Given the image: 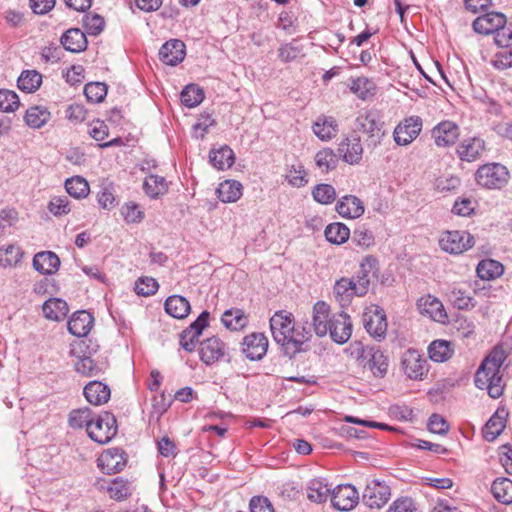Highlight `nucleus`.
<instances>
[{
  "label": "nucleus",
  "instance_id": "f257e3e1",
  "mask_svg": "<svg viewBox=\"0 0 512 512\" xmlns=\"http://www.w3.org/2000/svg\"><path fill=\"white\" fill-rule=\"evenodd\" d=\"M506 359L505 352L501 348H495L482 361L474 377L476 387L486 389L490 397L499 398L504 390V384L500 369Z\"/></svg>",
  "mask_w": 512,
  "mask_h": 512
},
{
  "label": "nucleus",
  "instance_id": "f03ea898",
  "mask_svg": "<svg viewBox=\"0 0 512 512\" xmlns=\"http://www.w3.org/2000/svg\"><path fill=\"white\" fill-rule=\"evenodd\" d=\"M356 358L360 366L369 370L373 376L383 378L388 371V358L374 346H359Z\"/></svg>",
  "mask_w": 512,
  "mask_h": 512
},
{
  "label": "nucleus",
  "instance_id": "7ed1b4c3",
  "mask_svg": "<svg viewBox=\"0 0 512 512\" xmlns=\"http://www.w3.org/2000/svg\"><path fill=\"white\" fill-rule=\"evenodd\" d=\"M508 169L499 163H488L480 166L475 173L478 185L487 189H501L509 181Z\"/></svg>",
  "mask_w": 512,
  "mask_h": 512
},
{
  "label": "nucleus",
  "instance_id": "20e7f679",
  "mask_svg": "<svg viewBox=\"0 0 512 512\" xmlns=\"http://www.w3.org/2000/svg\"><path fill=\"white\" fill-rule=\"evenodd\" d=\"M88 436L99 444H106L117 434V421L115 416L108 411H104L97 417H94L88 425Z\"/></svg>",
  "mask_w": 512,
  "mask_h": 512
},
{
  "label": "nucleus",
  "instance_id": "39448f33",
  "mask_svg": "<svg viewBox=\"0 0 512 512\" xmlns=\"http://www.w3.org/2000/svg\"><path fill=\"white\" fill-rule=\"evenodd\" d=\"M294 317L292 313L286 311H277L270 318V330L274 341L280 344L286 351L289 344V338L294 333Z\"/></svg>",
  "mask_w": 512,
  "mask_h": 512
},
{
  "label": "nucleus",
  "instance_id": "423d86ee",
  "mask_svg": "<svg viewBox=\"0 0 512 512\" xmlns=\"http://www.w3.org/2000/svg\"><path fill=\"white\" fill-rule=\"evenodd\" d=\"M474 237L467 231L453 230L442 234L439 245L447 253L459 255L472 248Z\"/></svg>",
  "mask_w": 512,
  "mask_h": 512
},
{
  "label": "nucleus",
  "instance_id": "0eeeda50",
  "mask_svg": "<svg viewBox=\"0 0 512 512\" xmlns=\"http://www.w3.org/2000/svg\"><path fill=\"white\" fill-rule=\"evenodd\" d=\"M401 368L411 380H423L429 370L426 358L413 348H409L401 356Z\"/></svg>",
  "mask_w": 512,
  "mask_h": 512
},
{
  "label": "nucleus",
  "instance_id": "6e6552de",
  "mask_svg": "<svg viewBox=\"0 0 512 512\" xmlns=\"http://www.w3.org/2000/svg\"><path fill=\"white\" fill-rule=\"evenodd\" d=\"M390 487L383 481L370 480L364 489L362 500L369 508H381L390 498Z\"/></svg>",
  "mask_w": 512,
  "mask_h": 512
},
{
  "label": "nucleus",
  "instance_id": "1a4fd4ad",
  "mask_svg": "<svg viewBox=\"0 0 512 512\" xmlns=\"http://www.w3.org/2000/svg\"><path fill=\"white\" fill-rule=\"evenodd\" d=\"M423 127L420 116L413 115L405 118L394 129V141L398 145L406 146L418 137Z\"/></svg>",
  "mask_w": 512,
  "mask_h": 512
},
{
  "label": "nucleus",
  "instance_id": "9d476101",
  "mask_svg": "<svg viewBox=\"0 0 512 512\" xmlns=\"http://www.w3.org/2000/svg\"><path fill=\"white\" fill-rule=\"evenodd\" d=\"M431 136L437 147H451L459 139L460 127L453 121L444 120L432 128Z\"/></svg>",
  "mask_w": 512,
  "mask_h": 512
},
{
  "label": "nucleus",
  "instance_id": "9b49d317",
  "mask_svg": "<svg viewBox=\"0 0 512 512\" xmlns=\"http://www.w3.org/2000/svg\"><path fill=\"white\" fill-rule=\"evenodd\" d=\"M269 342L260 332H253L243 338L242 352L251 361L261 360L267 353Z\"/></svg>",
  "mask_w": 512,
  "mask_h": 512
},
{
  "label": "nucleus",
  "instance_id": "f8f14e48",
  "mask_svg": "<svg viewBox=\"0 0 512 512\" xmlns=\"http://www.w3.org/2000/svg\"><path fill=\"white\" fill-rule=\"evenodd\" d=\"M358 499V491L350 484L338 485L331 490V503L337 510H352L357 505Z\"/></svg>",
  "mask_w": 512,
  "mask_h": 512
},
{
  "label": "nucleus",
  "instance_id": "ddd939ff",
  "mask_svg": "<svg viewBox=\"0 0 512 512\" xmlns=\"http://www.w3.org/2000/svg\"><path fill=\"white\" fill-rule=\"evenodd\" d=\"M363 324L366 331L375 339L381 340L387 331L386 315L382 309L375 307L363 314Z\"/></svg>",
  "mask_w": 512,
  "mask_h": 512
},
{
  "label": "nucleus",
  "instance_id": "4468645a",
  "mask_svg": "<svg viewBox=\"0 0 512 512\" xmlns=\"http://www.w3.org/2000/svg\"><path fill=\"white\" fill-rule=\"evenodd\" d=\"M328 332L334 342L338 344L346 343L352 335V322L350 316L343 311L334 314L330 319Z\"/></svg>",
  "mask_w": 512,
  "mask_h": 512
},
{
  "label": "nucleus",
  "instance_id": "2eb2a0df",
  "mask_svg": "<svg viewBox=\"0 0 512 512\" xmlns=\"http://www.w3.org/2000/svg\"><path fill=\"white\" fill-rule=\"evenodd\" d=\"M97 462L103 473L114 474L124 469L127 460L123 450L112 448L102 453Z\"/></svg>",
  "mask_w": 512,
  "mask_h": 512
},
{
  "label": "nucleus",
  "instance_id": "dca6fc26",
  "mask_svg": "<svg viewBox=\"0 0 512 512\" xmlns=\"http://www.w3.org/2000/svg\"><path fill=\"white\" fill-rule=\"evenodd\" d=\"M486 150L485 141L480 137L463 139L456 148V154L462 161L473 162L482 156Z\"/></svg>",
  "mask_w": 512,
  "mask_h": 512
},
{
  "label": "nucleus",
  "instance_id": "f3484780",
  "mask_svg": "<svg viewBox=\"0 0 512 512\" xmlns=\"http://www.w3.org/2000/svg\"><path fill=\"white\" fill-rule=\"evenodd\" d=\"M506 24V16L499 12H489L478 16L472 23L473 30L478 34H494Z\"/></svg>",
  "mask_w": 512,
  "mask_h": 512
},
{
  "label": "nucleus",
  "instance_id": "a211bd4d",
  "mask_svg": "<svg viewBox=\"0 0 512 512\" xmlns=\"http://www.w3.org/2000/svg\"><path fill=\"white\" fill-rule=\"evenodd\" d=\"M417 308L421 314L429 316L434 321L444 323L447 319L442 302L430 294L422 296L417 301Z\"/></svg>",
  "mask_w": 512,
  "mask_h": 512
},
{
  "label": "nucleus",
  "instance_id": "6ab92c4d",
  "mask_svg": "<svg viewBox=\"0 0 512 512\" xmlns=\"http://www.w3.org/2000/svg\"><path fill=\"white\" fill-rule=\"evenodd\" d=\"M186 55L185 44L179 39H171L164 43L159 50L160 60L170 66L182 62Z\"/></svg>",
  "mask_w": 512,
  "mask_h": 512
},
{
  "label": "nucleus",
  "instance_id": "aec40b11",
  "mask_svg": "<svg viewBox=\"0 0 512 512\" xmlns=\"http://www.w3.org/2000/svg\"><path fill=\"white\" fill-rule=\"evenodd\" d=\"M60 267V259L52 251L38 252L33 257V268L41 274L53 275Z\"/></svg>",
  "mask_w": 512,
  "mask_h": 512
},
{
  "label": "nucleus",
  "instance_id": "412c9836",
  "mask_svg": "<svg viewBox=\"0 0 512 512\" xmlns=\"http://www.w3.org/2000/svg\"><path fill=\"white\" fill-rule=\"evenodd\" d=\"M93 322L94 318L89 312L77 311L68 320V331L74 336L84 337L90 332Z\"/></svg>",
  "mask_w": 512,
  "mask_h": 512
},
{
  "label": "nucleus",
  "instance_id": "4be33fe9",
  "mask_svg": "<svg viewBox=\"0 0 512 512\" xmlns=\"http://www.w3.org/2000/svg\"><path fill=\"white\" fill-rule=\"evenodd\" d=\"M330 307L324 301H318L313 306V329L317 336L323 337L330 327Z\"/></svg>",
  "mask_w": 512,
  "mask_h": 512
},
{
  "label": "nucleus",
  "instance_id": "5701e85b",
  "mask_svg": "<svg viewBox=\"0 0 512 512\" xmlns=\"http://www.w3.org/2000/svg\"><path fill=\"white\" fill-rule=\"evenodd\" d=\"M377 261L373 257H366L360 265V270L356 279H354V285L357 292V296H364L369 289L370 285V273H375Z\"/></svg>",
  "mask_w": 512,
  "mask_h": 512
},
{
  "label": "nucleus",
  "instance_id": "b1692460",
  "mask_svg": "<svg viewBox=\"0 0 512 512\" xmlns=\"http://www.w3.org/2000/svg\"><path fill=\"white\" fill-rule=\"evenodd\" d=\"M336 211L344 218L355 219L362 216L365 209L363 202L357 196L346 195L338 201Z\"/></svg>",
  "mask_w": 512,
  "mask_h": 512
},
{
  "label": "nucleus",
  "instance_id": "393cba45",
  "mask_svg": "<svg viewBox=\"0 0 512 512\" xmlns=\"http://www.w3.org/2000/svg\"><path fill=\"white\" fill-rule=\"evenodd\" d=\"M338 152L343 156L345 162L350 164L359 163L363 154L360 138L355 135L347 137L339 144Z\"/></svg>",
  "mask_w": 512,
  "mask_h": 512
},
{
  "label": "nucleus",
  "instance_id": "a878e982",
  "mask_svg": "<svg viewBox=\"0 0 512 512\" xmlns=\"http://www.w3.org/2000/svg\"><path fill=\"white\" fill-rule=\"evenodd\" d=\"M60 41L64 49L73 53L82 52L87 48L86 36L84 32L78 28L68 29L61 36Z\"/></svg>",
  "mask_w": 512,
  "mask_h": 512
},
{
  "label": "nucleus",
  "instance_id": "bb28decb",
  "mask_svg": "<svg viewBox=\"0 0 512 512\" xmlns=\"http://www.w3.org/2000/svg\"><path fill=\"white\" fill-rule=\"evenodd\" d=\"M86 400L93 405H102L110 399V388L99 381H91L84 387Z\"/></svg>",
  "mask_w": 512,
  "mask_h": 512
},
{
  "label": "nucleus",
  "instance_id": "cd10ccee",
  "mask_svg": "<svg viewBox=\"0 0 512 512\" xmlns=\"http://www.w3.org/2000/svg\"><path fill=\"white\" fill-rule=\"evenodd\" d=\"M224 354V344L217 337H211L201 343L200 358L206 364H212Z\"/></svg>",
  "mask_w": 512,
  "mask_h": 512
},
{
  "label": "nucleus",
  "instance_id": "c85d7f7f",
  "mask_svg": "<svg viewBox=\"0 0 512 512\" xmlns=\"http://www.w3.org/2000/svg\"><path fill=\"white\" fill-rule=\"evenodd\" d=\"M356 129L366 133L370 137L379 136L381 124L377 113L374 111H365L360 113L356 118Z\"/></svg>",
  "mask_w": 512,
  "mask_h": 512
},
{
  "label": "nucleus",
  "instance_id": "c756f323",
  "mask_svg": "<svg viewBox=\"0 0 512 512\" xmlns=\"http://www.w3.org/2000/svg\"><path fill=\"white\" fill-rule=\"evenodd\" d=\"M311 337L312 334L309 328L305 326H294V333H292V337L289 338V344L286 346L285 355L292 358L297 353L304 351L303 345L307 343Z\"/></svg>",
  "mask_w": 512,
  "mask_h": 512
},
{
  "label": "nucleus",
  "instance_id": "7c9ffc66",
  "mask_svg": "<svg viewBox=\"0 0 512 512\" xmlns=\"http://www.w3.org/2000/svg\"><path fill=\"white\" fill-rule=\"evenodd\" d=\"M165 311L172 317L183 319L188 316L191 307L189 301L180 295H171L165 301Z\"/></svg>",
  "mask_w": 512,
  "mask_h": 512
},
{
  "label": "nucleus",
  "instance_id": "2f4dec72",
  "mask_svg": "<svg viewBox=\"0 0 512 512\" xmlns=\"http://www.w3.org/2000/svg\"><path fill=\"white\" fill-rule=\"evenodd\" d=\"M314 134L323 141H328L336 136L338 124L333 117L320 116L313 125Z\"/></svg>",
  "mask_w": 512,
  "mask_h": 512
},
{
  "label": "nucleus",
  "instance_id": "473e14b6",
  "mask_svg": "<svg viewBox=\"0 0 512 512\" xmlns=\"http://www.w3.org/2000/svg\"><path fill=\"white\" fill-rule=\"evenodd\" d=\"M44 316L53 321L63 320L68 312L69 308L66 301L60 298H50L44 302L42 307Z\"/></svg>",
  "mask_w": 512,
  "mask_h": 512
},
{
  "label": "nucleus",
  "instance_id": "72a5a7b5",
  "mask_svg": "<svg viewBox=\"0 0 512 512\" xmlns=\"http://www.w3.org/2000/svg\"><path fill=\"white\" fill-rule=\"evenodd\" d=\"M243 186L236 180H225L217 188V196L224 203L236 202L242 196Z\"/></svg>",
  "mask_w": 512,
  "mask_h": 512
},
{
  "label": "nucleus",
  "instance_id": "f704fd0d",
  "mask_svg": "<svg viewBox=\"0 0 512 512\" xmlns=\"http://www.w3.org/2000/svg\"><path fill=\"white\" fill-rule=\"evenodd\" d=\"M234 159L233 150L226 145L209 152V161L218 170L230 168L234 163Z\"/></svg>",
  "mask_w": 512,
  "mask_h": 512
},
{
  "label": "nucleus",
  "instance_id": "c9c22d12",
  "mask_svg": "<svg viewBox=\"0 0 512 512\" xmlns=\"http://www.w3.org/2000/svg\"><path fill=\"white\" fill-rule=\"evenodd\" d=\"M334 295L341 306L348 305L353 296H357L354 279L341 278L334 285Z\"/></svg>",
  "mask_w": 512,
  "mask_h": 512
},
{
  "label": "nucleus",
  "instance_id": "e433bc0d",
  "mask_svg": "<svg viewBox=\"0 0 512 512\" xmlns=\"http://www.w3.org/2000/svg\"><path fill=\"white\" fill-rule=\"evenodd\" d=\"M143 190L150 198L157 199L168 191V184L164 177L150 174L144 179Z\"/></svg>",
  "mask_w": 512,
  "mask_h": 512
},
{
  "label": "nucleus",
  "instance_id": "4c0bfd02",
  "mask_svg": "<svg viewBox=\"0 0 512 512\" xmlns=\"http://www.w3.org/2000/svg\"><path fill=\"white\" fill-rule=\"evenodd\" d=\"M221 321L227 329L239 331L247 326L248 317L241 309L233 308L223 313Z\"/></svg>",
  "mask_w": 512,
  "mask_h": 512
},
{
  "label": "nucleus",
  "instance_id": "58836bf2",
  "mask_svg": "<svg viewBox=\"0 0 512 512\" xmlns=\"http://www.w3.org/2000/svg\"><path fill=\"white\" fill-rule=\"evenodd\" d=\"M49 110L43 106H32L26 110L24 120L33 129L43 127L50 119Z\"/></svg>",
  "mask_w": 512,
  "mask_h": 512
},
{
  "label": "nucleus",
  "instance_id": "ea45409f",
  "mask_svg": "<svg viewBox=\"0 0 512 512\" xmlns=\"http://www.w3.org/2000/svg\"><path fill=\"white\" fill-rule=\"evenodd\" d=\"M476 272L482 280H493L503 274L504 267L499 261L484 259L478 263Z\"/></svg>",
  "mask_w": 512,
  "mask_h": 512
},
{
  "label": "nucleus",
  "instance_id": "a19ab883",
  "mask_svg": "<svg viewBox=\"0 0 512 512\" xmlns=\"http://www.w3.org/2000/svg\"><path fill=\"white\" fill-rule=\"evenodd\" d=\"M491 492L498 502L503 504L512 503V480L498 478L491 485Z\"/></svg>",
  "mask_w": 512,
  "mask_h": 512
},
{
  "label": "nucleus",
  "instance_id": "79ce46f5",
  "mask_svg": "<svg viewBox=\"0 0 512 512\" xmlns=\"http://www.w3.org/2000/svg\"><path fill=\"white\" fill-rule=\"evenodd\" d=\"M42 83V75L36 70L23 71L17 80V86L26 93L35 92Z\"/></svg>",
  "mask_w": 512,
  "mask_h": 512
},
{
  "label": "nucleus",
  "instance_id": "37998d69",
  "mask_svg": "<svg viewBox=\"0 0 512 512\" xmlns=\"http://www.w3.org/2000/svg\"><path fill=\"white\" fill-rule=\"evenodd\" d=\"M331 495V489L321 479H312L307 486V497L315 503H323Z\"/></svg>",
  "mask_w": 512,
  "mask_h": 512
},
{
  "label": "nucleus",
  "instance_id": "c03bdc74",
  "mask_svg": "<svg viewBox=\"0 0 512 512\" xmlns=\"http://www.w3.org/2000/svg\"><path fill=\"white\" fill-rule=\"evenodd\" d=\"M452 344L446 340H435L428 347L429 357L435 362H444L453 355Z\"/></svg>",
  "mask_w": 512,
  "mask_h": 512
},
{
  "label": "nucleus",
  "instance_id": "a18cd8bd",
  "mask_svg": "<svg viewBox=\"0 0 512 512\" xmlns=\"http://www.w3.org/2000/svg\"><path fill=\"white\" fill-rule=\"evenodd\" d=\"M327 241L332 244H343L350 236L349 228L343 223H331L324 231Z\"/></svg>",
  "mask_w": 512,
  "mask_h": 512
},
{
  "label": "nucleus",
  "instance_id": "49530a36",
  "mask_svg": "<svg viewBox=\"0 0 512 512\" xmlns=\"http://www.w3.org/2000/svg\"><path fill=\"white\" fill-rule=\"evenodd\" d=\"M449 300L454 305V307L460 310L473 308L475 306L473 297L468 293L466 289H463L459 286L452 287L449 292Z\"/></svg>",
  "mask_w": 512,
  "mask_h": 512
},
{
  "label": "nucleus",
  "instance_id": "de8ad7c7",
  "mask_svg": "<svg viewBox=\"0 0 512 512\" xmlns=\"http://www.w3.org/2000/svg\"><path fill=\"white\" fill-rule=\"evenodd\" d=\"M94 418L93 412L88 407L72 410L69 414L68 422L71 428L80 429L86 427L88 431V425Z\"/></svg>",
  "mask_w": 512,
  "mask_h": 512
},
{
  "label": "nucleus",
  "instance_id": "09e8293b",
  "mask_svg": "<svg viewBox=\"0 0 512 512\" xmlns=\"http://www.w3.org/2000/svg\"><path fill=\"white\" fill-rule=\"evenodd\" d=\"M67 193L75 199L86 198L89 194V184L81 176H75L65 181Z\"/></svg>",
  "mask_w": 512,
  "mask_h": 512
},
{
  "label": "nucleus",
  "instance_id": "8fccbe9b",
  "mask_svg": "<svg viewBox=\"0 0 512 512\" xmlns=\"http://www.w3.org/2000/svg\"><path fill=\"white\" fill-rule=\"evenodd\" d=\"M204 99V91L196 84L187 85L181 92V102L188 108L198 106Z\"/></svg>",
  "mask_w": 512,
  "mask_h": 512
},
{
  "label": "nucleus",
  "instance_id": "3c124183",
  "mask_svg": "<svg viewBox=\"0 0 512 512\" xmlns=\"http://www.w3.org/2000/svg\"><path fill=\"white\" fill-rule=\"evenodd\" d=\"M315 162L322 172L327 173L336 168L338 158L332 149L324 148L317 152Z\"/></svg>",
  "mask_w": 512,
  "mask_h": 512
},
{
  "label": "nucleus",
  "instance_id": "603ef678",
  "mask_svg": "<svg viewBox=\"0 0 512 512\" xmlns=\"http://www.w3.org/2000/svg\"><path fill=\"white\" fill-rule=\"evenodd\" d=\"M115 187L112 182L105 181L101 184V189L98 192L97 200L103 209L111 210L117 205L114 195Z\"/></svg>",
  "mask_w": 512,
  "mask_h": 512
},
{
  "label": "nucleus",
  "instance_id": "864d4df0",
  "mask_svg": "<svg viewBox=\"0 0 512 512\" xmlns=\"http://www.w3.org/2000/svg\"><path fill=\"white\" fill-rule=\"evenodd\" d=\"M350 89L359 98L365 100L374 94L375 85L366 77H358L352 80Z\"/></svg>",
  "mask_w": 512,
  "mask_h": 512
},
{
  "label": "nucleus",
  "instance_id": "5fc2aeb1",
  "mask_svg": "<svg viewBox=\"0 0 512 512\" xmlns=\"http://www.w3.org/2000/svg\"><path fill=\"white\" fill-rule=\"evenodd\" d=\"M75 369L78 373L86 377H94L102 372V367L90 356L80 357L75 363Z\"/></svg>",
  "mask_w": 512,
  "mask_h": 512
},
{
  "label": "nucleus",
  "instance_id": "6e6d98bb",
  "mask_svg": "<svg viewBox=\"0 0 512 512\" xmlns=\"http://www.w3.org/2000/svg\"><path fill=\"white\" fill-rule=\"evenodd\" d=\"M22 258L21 248L15 245H8L0 248V265L3 267H11L20 262Z\"/></svg>",
  "mask_w": 512,
  "mask_h": 512
},
{
  "label": "nucleus",
  "instance_id": "4d7b16f0",
  "mask_svg": "<svg viewBox=\"0 0 512 512\" xmlns=\"http://www.w3.org/2000/svg\"><path fill=\"white\" fill-rule=\"evenodd\" d=\"M505 428V420L504 418L498 416L497 414L493 415L488 422L486 423L483 435L487 441L495 440Z\"/></svg>",
  "mask_w": 512,
  "mask_h": 512
},
{
  "label": "nucleus",
  "instance_id": "13d9d810",
  "mask_svg": "<svg viewBox=\"0 0 512 512\" xmlns=\"http://www.w3.org/2000/svg\"><path fill=\"white\" fill-rule=\"evenodd\" d=\"M84 94L91 103H100L107 95V86L101 82H91L85 85Z\"/></svg>",
  "mask_w": 512,
  "mask_h": 512
},
{
  "label": "nucleus",
  "instance_id": "bf43d9fd",
  "mask_svg": "<svg viewBox=\"0 0 512 512\" xmlns=\"http://www.w3.org/2000/svg\"><path fill=\"white\" fill-rule=\"evenodd\" d=\"M315 201L321 204H330L336 198V191L330 184H318L312 191Z\"/></svg>",
  "mask_w": 512,
  "mask_h": 512
},
{
  "label": "nucleus",
  "instance_id": "052dcab7",
  "mask_svg": "<svg viewBox=\"0 0 512 512\" xmlns=\"http://www.w3.org/2000/svg\"><path fill=\"white\" fill-rule=\"evenodd\" d=\"M111 498L116 501H122L130 496V486L128 481L122 478H115L112 484L108 487Z\"/></svg>",
  "mask_w": 512,
  "mask_h": 512
},
{
  "label": "nucleus",
  "instance_id": "680f3d73",
  "mask_svg": "<svg viewBox=\"0 0 512 512\" xmlns=\"http://www.w3.org/2000/svg\"><path fill=\"white\" fill-rule=\"evenodd\" d=\"M47 208L56 217L67 215L71 211L70 202L66 196L52 197Z\"/></svg>",
  "mask_w": 512,
  "mask_h": 512
},
{
  "label": "nucleus",
  "instance_id": "e2e57ef3",
  "mask_svg": "<svg viewBox=\"0 0 512 512\" xmlns=\"http://www.w3.org/2000/svg\"><path fill=\"white\" fill-rule=\"evenodd\" d=\"M19 105V97L14 91L0 90V111L14 112Z\"/></svg>",
  "mask_w": 512,
  "mask_h": 512
},
{
  "label": "nucleus",
  "instance_id": "0e129e2a",
  "mask_svg": "<svg viewBox=\"0 0 512 512\" xmlns=\"http://www.w3.org/2000/svg\"><path fill=\"white\" fill-rule=\"evenodd\" d=\"M104 19L98 14H87L83 18V26L89 35H98L104 28Z\"/></svg>",
  "mask_w": 512,
  "mask_h": 512
},
{
  "label": "nucleus",
  "instance_id": "69168bd1",
  "mask_svg": "<svg viewBox=\"0 0 512 512\" xmlns=\"http://www.w3.org/2000/svg\"><path fill=\"white\" fill-rule=\"evenodd\" d=\"M491 64L495 69L505 70L512 67V47L502 48L491 59Z\"/></svg>",
  "mask_w": 512,
  "mask_h": 512
},
{
  "label": "nucleus",
  "instance_id": "338daca9",
  "mask_svg": "<svg viewBox=\"0 0 512 512\" xmlns=\"http://www.w3.org/2000/svg\"><path fill=\"white\" fill-rule=\"evenodd\" d=\"M121 214L127 223H139L144 218V212L141 210V207L133 202L123 205Z\"/></svg>",
  "mask_w": 512,
  "mask_h": 512
},
{
  "label": "nucleus",
  "instance_id": "774afa93",
  "mask_svg": "<svg viewBox=\"0 0 512 512\" xmlns=\"http://www.w3.org/2000/svg\"><path fill=\"white\" fill-rule=\"evenodd\" d=\"M388 512H420V510L412 498L401 497L392 503Z\"/></svg>",
  "mask_w": 512,
  "mask_h": 512
}]
</instances>
